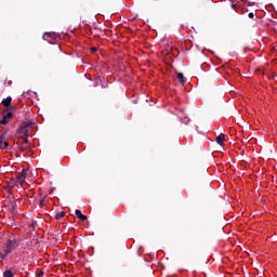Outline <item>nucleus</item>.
<instances>
[{"label": "nucleus", "instance_id": "obj_1", "mask_svg": "<svg viewBox=\"0 0 277 277\" xmlns=\"http://www.w3.org/2000/svg\"><path fill=\"white\" fill-rule=\"evenodd\" d=\"M18 246H21L18 240L8 239L4 245L3 251L0 253L2 261H5V258L8 256V254H12V252H14V250H16L18 248Z\"/></svg>", "mask_w": 277, "mask_h": 277}, {"label": "nucleus", "instance_id": "obj_2", "mask_svg": "<svg viewBox=\"0 0 277 277\" xmlns=\"http://www.w3.org/2000/svg\"><path fill=\"white\" fill-rule=\"evenodd\" d=\"M36 124L32 120L24 121L17 129L18 137H29V127H34Z\"/></svg>", "mask_w": 277, "mask_h": 277}, {"label": "nucleus", "instance_id": "obj_3", "mask_svg": "<svg viewBox=\"0 0 277 277\" xmlns=\"http://www.w3.org/2000/svg\"><path fill=\"white\" fill-rule=\"evenodd\" d=\"M26 179H27V169H23L22 172L16 175V183H19V185H23Z\"/></svg>", "mask_w": 277, "mask_h": 277}, {"label": "nucleus", "instance_id": "obj_4", "mask_svg": "<svg viewBox=\"0 0 277 277\" xmlns=\"http://www.w3.org/2000/svg\"><path fill=\"white\" fill-rule=\"evenodd\" d=\"M2 119L0 120V124H8V122H10V120H12V113L10 111H3L2 113Z\"/></svg>", "mask_w": 277, "mask_h": 277}, {"label": "nucleus", "instance_id": "obj_5", "mask_svg": "<svg viewBox=\"0 0 277 277\" xmlns=\"http://www.w3.org/2000/svg\"><path fill=\"white\" fill-rule=\"evenodd\" d=\"M76 216L78 217V220H80L81 222H85V220H88V216L87 215H83L81 213V210H76Z\"/></svg>", "mask_w": 277, "mask_h": 277}, {"label": "nucleus", "instance_id": "obj_6", "mask_svg": "<svg viewBox=\"0 0 277 277\" xmlns=\"http://www.w3.org/2000/svg\"><path fill=\"white\" fill-rule=\"evenodd\" d=\"M2 105H3L4 107H10V105H12V96H8L6 98H4V100L2 101Z\"/></svg>", "mask_w": 277, "mask_h": 277}, {"label": "nucleus", "instance_id": "obj_7", "mask_svg": "<svg viewBox=\"0 0 277 277\" xmlns=\"http://www.w3.org/2000/svg\"><path fill=\"white\" fill-rule=\"evenodd\" d=\"M216 144H219V146H224V134L219 135L215 138Z\"/></svg>", "mask_w": 277, "mask_h": 277}, {"label": "nucleus", "instance_id": "obj_8", "mask_svg": "<svg viewBox=\"0 0 277 277\" xmlns=\"http://www.w3.org/2000/svg\"><path fill=\"white\" fill-rule=\"evenodd\" d=\"M177 79L180 83L185 84V76L183 74H177Z\"/></svg>", "mask_w": 277, "mask_h": 277}, {"label": "nucleus", "instance_id": "obj_9", "mask_svg": "<svg viewBox=\"0 0 277 277\" xmlns=\"http://www.w3.org/2000/svg\"><path fill=\"white\" fill-rule=\"evenodd\" d=\"M53 36H55L54 32H45V34L43 35V40H49V38H53Z\"/></svg>", "mask_w": 277, "mask_h": 277}, {"label": "nucleus", "instance_id": "obj_10", "mask_svg": "<svg viewBox=\"0 0 277 277\" xmlns=\"http://www.w3.org/2000/svg\"><path fill=\"white\" fill-rule=\"evenodd\" d=\"M66 213L65 212H58L55 214V220H62V217H65Z\"/></svg>", "mask_w": 277, "mask_h": 277}, {"label": "nucleus", "instance_id": "obj_11", "mask_svg": "<svg viewBox=\"0 0 277 277\" xmlns=\"http://www.w3.org/2000/svg\"><path fill=\"white\" fill-rule=\"evenodd\" d=\"M3 276H4V277H14V273H12V271H10V269H6V271L3 273Z\"/></svg>", "mask_w": 277, "mask_h": 277}, {"label": "nucleus", "instance_id": "obj_12", "mask_svg": "<svg viewBox=\"0 0 277 277\" xmlns=\"http://www.w3.org/2000/svg\"><path fill=\"white\" fill-rule=\"evenodd\" d=\"M3 140H5V134H0V144H3V142H5V141H3Z\"/></svg>", "mask_w": 277, "mask_h": 277}, {"label": "nucleus", "instance_id": "obj_13", "mask_svg": "<svg viewBox=\"0 0 277 277\" xmlns=\"http://www.w3.org/2000/svg\"><path fill=\"white\" fill-rule=\"evenodd\" d=\"M22 138L24 140V143H25V144H28V143H29V136H22Z\"/></svg>", "mask_w": 277, "mask_h": 277}, {"label": "nucleus", "instance_id": "obj_14", "mask_svg": "<svg viewBox=\"0 0 277 277\" xmlns=\"http://www.w3.org/2000/svg\"><path fill=\"white\" fill-rule=\"evenodd\" d=\"M40 207H44V205H47V200L44 199H41L40 202H39Z\"/></svg>", "mask_w": 277, "mask_h": 277}, {"label": "nucleus", "instance_id": "obj_15", "mask_svg": "<svg viewBox=\"0 0 277 277\" xmlns=\"http://www.w3.org/2000/svg\"><path fill=\"white\" fill-rule=\"evenodd\" d=\"M44 276V272L43 271H39V273L37 274V277H43Z\"/></svg>", "mask_w": 277, "mask_h": 277}, {"label": "nucleus", "instance_id": "obj_16", "mask_svg": "<svg viewBox=\"0 0 277 277\" xmlns=\"http://www.w3.org/2000/svg\"><path fill=\"white\" fill-rule=\"evenodd\" d=\"M2 144H3L2 148H8L10 146V144L6 141H4Z\"/></svg>", "mask_w": 277, "mask_h": 277}, {"label": "nucleus", "instance_id": "obj_17", "mask_svg": "<svg viewBox=\"0 0 277 277\" xmlns=\"http://www.w3.org/2000/svg\"><path fill=\"white\" fill-rule=\"evenodd\" d=\"M248 16H249V18H254V13L251 12V13L248 14Z\"/></svg>", "mask_w": 277, "mask_h": 277}, {"label": "nucleus", "instance_id": "obj_18", "mask_svg": "<svg viewBox=\"0 0 277 277\" xmlns=\"http://www.w3.org/2000/svg\"><path fill=\"white\" fill-rule=\"evenodd\" d=\"M97 49L96 48H91V53H96Z\"/></svg>", "mask_w": 277, "mask_h": 277}, {"label": "nucleus", "instance_id": "obj_19", "mask_svg": "<svg viewBox=\"0 0 277 277\" xmlns=\"http://www.w3.org/2000/svg\"><path fill=\"white\" fill-rule=\"evenodd\" d=\"M230 8H232V10H235V8H236L235 3H232Z\"/></svg>", "mask_w": 277, "mask_h": 277}, {"label": "nucleus", "instance_id": "obj_20", "mask_svg": "<svg viewBox=\"0 0 277 277\" xmlns=\"http://www.w3.org/2000/svg\"><path fill=\"white\" fill-rule=\"evenodd\" d=\"M25 149H26V148H25L24 146L19 147V150H22V151L25 150Z\"/></svg>", "mask_w": 277, "mask_h": 277}, {"label": "nucleus", "instance_id": "obj_21", "mask_svg": "<svg viewBox=\"0 0 277 277\" xmlns=\"http://www.w3.org/2000/svg\"><path fill=\"white\" fill-rule=\"evenodd\" d=\"M34 226H36V224H32L31 227L34 228Z\"/></svg>", "mask_w": 277, "mask_h": 277}]
</instances>
